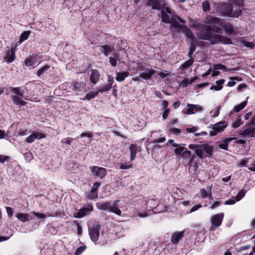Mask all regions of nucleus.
<instances>
[{
    "label": "nucleus",
    "mask_w": 255,
    "mask_h": 255,
    "mask_svg": "<svg viewBox=\"0 0 255 255\" xmlns=\"http://www.w3.org/2000/svg\"><path fill=\"white\" fill-rule=\"evenodd\" d=\"M221 30V28L218 26L202 24L201 26L200 32L198 34V37L200 39L210 41L212 44H231L232 40L230 38L213 33V32L219 33Z\"/></svg>",
    "instance_id": "f257e3e1"
},
{
    "label": "nucleus",
    "mask_w": 255,
    "mask_h": 255,
    "mask_svg": "<svg viewBox=\"0 0 255 255\" xmlns=\"http://www.w3.org/2000/svg\"><path fill=\"white\" fill-rule=\"evenodd\" d=\"M216 9L218 12L225 16L235 17L238 16L239 15L241 14V11L240 10L237 15L235 14L233 15V6L230 3L223 2L222 3H219L216 6Z\"/></svg>",
    "instance_id": "f03ea898"
},
{
    "label": "nucleus",
    "mask_w": 255,
    "mask_h": 255,
    "mask_svg": "<svg viewBox=\"0 0 255 255\" xmlns=\"http://www.w3.org/2000/svg\"><path fill=\"white\" fill-rule=\"evenodd\" d=\"M247 128L241 130L239 134L248 137H255V118H253L252 121L246 124Z\"/></svg>",
    "instance_id": "7ed1b4c3"
},
{
    "label": "nucleus",
    "mask_w": 255,
    "mask_h": 255,
    "mask_svg": "<svg viewBox=\"0 0 255 255\" xmlns=\"http://www.w3.org/2000/svg\"><path fill=\"white\" fill-rule=\"evenodd\" d=\"M200 148L196 151V155L200 158L204 156H210L214 151V146L208 144H200Z\"/></svg>",
    "instance_id": "20e7f679"
},
{
    "label": "nucleus",
    "mask_w": 255,
    "mask_h": 255,
    "mask_svg": "<svg viewBox=\"0 0 255 255\" xmlns=\"http://www.w3.org/2000/svg\"><path fill=\"white\" fill-rule=\"evenodd\" d=\"M224 214L223 213L216 214L212 217L211 219V225L209 230L214 231L215 229L220 227L222 223Z\"/></svg>",
    "instance_id": "39448f33"
},
{
    "label": "nucleus",
    "mask_w": 255,
    "mask_h": 255,
    "mask_svg": "<svg viewBox=\"0 0 255 255\" xmlns=\"http://www.w3.org/2000/svg\"><path fill=\"white\" fill-rule=\"evenodd\" d=\"M92 174L94 177H98L100 179L104 178L107 174V169L105 168L94 166L90 167Z\"/></svg>",
    "instance_id": "423d86ee"
},
{
    "label": "nucleus",
    "mask_w": 255,
    "mask_h": 255,
    "mask_svg": "<svg viewBox=\"0 0 255 255\" xmlns=\"http://www.w3.org/2000/svg\"><path fill=\"white\" fill-rule=\"evenodd\" d=\"M93 210V206L91 204L85 205L83 208L75 214L74 217L77 218H82L86 216L88 213Z\"/></svg>",
    "instance_id": "0eeeda50"
},
{
    "label": "nucleus",
    "mask_w": 255,
    "mask_h": 255,
    "mask_svg": "<svg viewBox=\"0 0 255 255\" xmlns=\"http://www.w3.org/2000/svg\"><path fill=\"white\" fill-rule=\"evenodd\" d=\"M101 229L100 224L96 225L89 230V235L93 242H96L99 237V233Z\"/></svg>",
    "instance_id": "6e6552de"
},
{
    "label": "nucleus",
    "mask_w": 255,
    "mask_h": 255,
    "mask_svg": "<svg viewBox=\"0 0 255 255\" xmlns=\"http://www.w3.org/2000/svg\"><path fill=\"white\" fill-rule=\"evenodd\" d=\"M3 59H5L8 63L12 62L15 59V51L13 49L10 48L6 50L4 54Z\"/></svg>",
    "instance_id": "1a4fd4ad"
},
{
    "label": "nucleus",
    "mask_w": 255,
    "mask_h": 255,
    "mask_svg": "<svg viewBox=\"0 0 255 255\" xmlns=\"http://www.w3.org/2000/svg\"><path fill=\"white\" fill-rule=\"evenodd\" d=\"M39 57L36 55H32L26 57L24 63L27 67L34 66L38 61Z\"/></svg>",
    "instance_id": "9d476101"
},
{
    "label": "nucleus",
    "mask_w": 255,
    "mask_h": 255,
    "mask_svg": "<svg viewBox=\"0 0 255 255\" xmlns=\"http://www.w3.org/2000/svg\"><path fill=\"white\" fill-rule=\"evenodd\" d=\"M187 107L188 109H187L186 112L185 113L186 114H193L196 112H200L203 110L202 107L198 105L188 104L187 105Z\"/></svg>",
    "instance_id": "9b49d317"
},
{
    "label": "nucleus",
    "mask_w": 255,
    "mask_h": 255,
    "mask_svg": "<svg viewBox=\"0 0 255 255\" xmlns=\"http://www.w3.org/2000/svg\"><path fill=\"white\" fill-rule=\"evenodd\" d=\"M174 27L183 29V31L187 38L191 39L192 40L195 39L194 38V34L187 26L181 24H178L177 25H175Z\"/></svg>",
    "instance_id": "f8f14e48"
},
{
    "label": "nucleus",
    "mask_w": 255,
    "mask_h": 255,
    "mask_svg": "<svg viewBox=\"0 0 255 255\" xmlns=\"http://www.w3.org/2000/svg\"><path fill=\"white\" fill-rule=\"evenodd\" d=\"M227 126V122L226 121H221L213 125L212 129L216 132H220L223 131Z\"/></svg>",
    "instance_id": "ddd939ff"
},
{
    "label": "nucleus",
    "mask_w": 255,
    "mask_h": 255,
    "mask_svg": "<svg viewBox=\"0 0 255 255\" xmlns=\"http://www.w3.org/2000/svg\"><path fill=\"white\" fill-rule=\"evenodd\" d=\"M184 231L174 232L171 237V242L173 244H177L180 240L184 237Z\"/></svg>",
    "instance_id": "4468645a"
},
{
    "label": "nucleus",
    "mask_w": 255,
    "mask_h": 255,
    "mask_svg": "<svg viewBox=\"0 0 255 255\" xmlns=\"http://www.w3.org/2000/svg\"><path fill=\"white\" fill-rule=\"evenodd\" d=\"M100 74L99 71L96 69L91 70L90 80L91 83L96 84L99 80Z\"/></svg>",
    "instance_id": "2eb2a0df"
},
{
    "label": "nucleus",
    "mask_w": 255,
    "mask_h": 255,
    "mask_svg": "<svg viewBox=\"0 0 255 255\" xmlns=\"http://www.w3.org/2000/svg\"><path fill=\"white\" fill-rule=\"evenodd\" d=\"M221 26L223 27L225 32L229 35H231L235 33L234 26L230 22L222 23Z\"/></svg>",
    "instance_id": "dca6fc26"
},
{
    "label": "nucleus",
    "mask_w": 255,
    "mask_h": 255,
    "mask_svg": "<svg viewBox=\"0 0 255 255\" xmlns=\"http://www.w3.org/2000/svg\"><path fill=\"white\" fill-rule=\"evenodd\" d=\"M146 72H142L140 74L139 77L145 80H147L155 73V71L153 69H146Z\"/></svg>",
    "instance_id": "f3484780"
},
{
    "label": "nucleus",
    "mask_w": 255,
    "mask_h": 255,
    "mask_svg": "<svg viewBox=\"0 0 255 255\" xmlns=\"http://www.w3.org/2000/svg\"><path fill=\"white\" fill-rule=\"evenodd\" d=\"M147 3L153 9L159 10L161 8V1L158 0H148Z\"/></svg>",
    "instance_id": "a211bd4d"
},
{
    "label": "nucleus",
    "mask_w": 255,
    "mask_h": 255,
    "mask_svg": "<svg viewBox=\"0 0 255 255\" xmlns=\"http://www.w3.org/2000/svg\"><path fill=\"white\" fill-rule=\"evenodd\" d=\"M220 21V18L211 16H207L204 20L205 23L212 24H219Z\"/></svg>",
    "instance_id": "6ab92c4d"
},
{
    "label": "nucleus",
    "mask_w": 255,
    "mask_h": 255,
    "mask_svg": "<svg viewBox=\"0 0 255 255\" xmlns=\"http://www.w3.org/2000/svg\"><path fill=\"white\" fill-rule=\"evenodd\" d=\"M100 47L102 49L101 50V52H103L105 56H108L113 50V46L109 45H105Z\"/></svg>",
    "instance_id": "aec40b11"
},
{
    "label": "nucleus",
    "mask_w": 255,
    "mask_h": 255,
    "mask_svg": "<svg viewBox=\"0 0 255 255\" xmlns=\"http://www.w3.org/2000/svg\"><path fill=\"white\" fill-rule=\"evenodd\" d=\"M129 75L128 72H117L116 80L118 82L123 81Z\"/></svg>",
    "instance_id": "412c9836"
},
{
    "label": "nucleus",
    "mask_w": 255,
    "mask_h": 255,
    "mask_svg": "<svg viewBox=\"0 0 255 255\" xmlns=\"http://www.w3.org/2000/svg\"><path fill=\"white\" fill-rule=\"evenodd\" d=\"M111 206V203L110 202H106L104 203H97L96 204L97 207L102 210H108L109 211L110 208Z\"/></svg>",
    "instance_id": "4be33fe9"
},
{
    "label": "nucleus",
    "mask_w": 255,
    "mask_h": 255,
    "mask_svg": "<svg viewBox=\"0 0 255 255\" xmlns=\"http://www.w3.org/2000/svg\"><path fill=\"white\" fill-rule=\"evenodd\" d=\"M16 217L23 222L28 221L31 219L30 216L26 213H19L17 214Z\"/></svg>",
    "instance_id": "5701e85b"
},
{
    "label": "nucleus",
    "mask_w": 255,
    "mask_h": 255,
    "mask_svg": "<svg viewBox=\"0 0 255 255\" xmlns=\"http://www.w3.org/2000/svg\"><path fill=\"white\" fill-rule=\"evenodd\" d=\"M12 101L14 103V104L17 105H20V106H25L26 104V102L21 100V99L20 97H18L17 96H13L12 97Z\"/></svg>",
    "instance_id": "b1692460"
},
{
    "label": "nucleus",
    "mask_w": 255,
    "mask_h": 255,
    "mask_svg": "<svg viewBox=\"0 0 255 255\" xmlns=\"http://www.w3.org/2000/svg\"><path fill=\"white\" fill-rule=\"evenodd\" d=\"M84 86L85 84L83 82H75L72 85L73 90L77 92L81 91Z\"/></svg>",
    "instance_id": "393cba45"
},
{
    "label": "nucleus",
    "mask_w": 255,
    "mask_h": 255,
    "mask_svg": "<svg viewBox=\"0 0 255 255\" xmlns=\"http://www.w3.org/2000/svg\"><path fill=\"white\" fill-rule=\"evenodd\" d=\"M161 20L165 23H172V18L170 19L168 15L164 10L161 11Z\"/></svg>",
    "instance_id": "a878e982"
},
{
    "label": "nucleus",
    "mask_w": 255,
    "mask_h": 255,
    "mask_svg": "<svg viewBox=\"0 0 255 255\" xmlns=\"http://www.w3.org/2000/svg\"><path fill=\"white\" fill-rule=\"evenodd\" d=\"M247 104V101H244L242 102L241 104L237 105L234 107V111L236 113L240 112L246 106Z\"/></svg>",
    "instance_id": "bb28decb"
},
{
    "label": "nucleus",
    "mask_w": 255,
    "mask_h": 255,
    "mask_svg": "<svg viewBox=\"0 0 255 255\" xmlns=\"http://www.w3.org/2000/svg\"><path fill=\"white\" fill-rule=\"evenodd\" d=\"M194 62V60L193 58L187 60L183 64H182L181 66V68L182 70H184L188 69Z\"/></svg>",
    "instance_id": "cd10ccee"
},
{
    "label": "nucleus",
    "mask_w": 255,
    "mask_h": 255,
    "mask_svg": "<svg viewBox=\"0 0 255 255\" xmlns=\"http://www.w3.org/2000/svg\"><path fill=\"white\" fill-rule=\"evenodd\" d=\"M30 33V31H25L23 32L20 35V38L19 40L20 43H21L23 41L26 40L28 38Z\"/></svg>",
    "instance_id": "c85d7f7f"
},
{
    "label": "nucleus",
    "mask_w": 255,
    "mask_h": 255,
    "mask_svg": "<svg viewBox=\"0 0 255 255\" xmlns=\"http://www.w3.org/2000/svg\"><path fill=\"white\" fill-rule=\"evenodd\" d=\"M99 93V92H98V91L91 92L86 95V96H85L84 99H86L87 100H90L94 98V97H96L98 95Z\"/></svg>",
    "instance_id": "c756f323"
},
{
    "label": "nucleus",
    "mask_w": 255,
    "mask_h": 255,
    "mask_svg": "<svg viewBox=\"0 0 255 255\" xmlns=\"http://www.w3.org/2000/svg\"><path fill=\"white\" fill-rule=\"evenodd\" d=\"M50 66L48 65H46L38 70L37 72V75L38 77H40L46 71L50 68Z\"/></svg>",
    "instance_id": "7c9ffc66"
},
{
    "label": "nucleus",
    "mask_w": 255,
    "mask_h": 255,
    "mask_svg": "<svg viewBox=\"0 0 255 255\" xmlns=\"http://www.w3.org/2000/svg\"><path fill=\"white\" fill-rule=\"evenodd\" d=\"M176 19H177L178 20H179L180 22H181V23H185V21L184 20H183V19H182L180 17H179V16L177 15H175L174 16H173L172 17V25L174 26L175 25H178L179 24L178 23L176 22L175 21L176 20Z\"/></svg>",
    "instance_id": "2f4dec72"
},
{
    "label": "nucleus",
    "mask_w": 255,
    "mask_h": 255,
    "mask_svg": "<svg viewBox=\"0 0 255 255\" xmlns=\"http://www.w3.org/2000/svg\"><path fill=\"white\" fill-rule=\"evenodd\" d=\"M228 1L232 5L234 4L236 5L243 6L244 3V0H228Z\"/></svg>",
    "instance_id": "473e14b6"
},
{
    "label": "nucleus",
    "mask_w": 255,
    "mask_h": 255,
    "mask_svg": "<svg viewBox=\"0 0 255 255\" xmlns=\"http://www.w3.org/2000/svg\"><path fill=\"white\" fill-rule=\"evenodd\" d=\"M98 198V193L92 192L91 190L90 192L86 196V198L90 200H94Z\"/></svg>",
    "instance_id": "72a5a7b5"
},
{
    "label": "nucleus",
    "mask_w": 255,
    "mask_h": 255,
    "mask_svg": "<svg viewBox=\"0 0 255 255\" xmlns=\"http://www.w3.org/2000/svg\"><path fill=\"white\" fill-rule=\"evenodd\" d=\"M242 124L241 122V119L240 117L238 118L236 120H235L232 124V127L234 128H236L239 127Z\"/></svg>",
    "instance_id": "f704fd0d"
},
{
    "label": "nucleus",
    "mask_w": 255,
    "mask_h": 255,
    "mask_svg": "<svg viewBox=\"0 0 255 255\" xmlns=\"http://www.w3.org/2000/svg\"><path fill=\"white\" fill-rule=\"evenodd\" d=\"M191 152L188 150L187 148H185L183 152L181 154V156L183 158L189 159L191 157Z\"/></svg>",
    "instance_id": "c9c22d12"
},
{
    "label": "nucleus",
    "mask_w": 255,
    "mask_h": 255,
    "mask_svg": "<svg viewBox=\"0 0 255 255\" xmlns=\"http://www.w3.org/2000/svg\"><path fill=\"white\" fill-rule=\"evenodd\" d=\"M220 107H218L214 108L210 112L211 116L214 118L218 117L220 113Z\"/></svg>",
    "instance_id": "e433bc0d"
},
{
    "label": "nucleus",
    "mask_w": 255,
    "mask_h": 255,
    "mask_svg": "<svg viewBox=\"0 0 255 255\" xmlns=\"http://www.w3.org/2000/svg\"><path fill=\"white\" fill-rule=\"evenodd\" d=\"M109 211L113 212L118 215H121V211L118 207H113L111 205Z\"/></svg>",
    "instance_id": "4c0bfd02"
},
{
    "label": "nucleus",
    "mask_w": 255,
    "mask_h": 255,
    "mask_svg": "<svg viewBox=\"0 0 255 255\" xmlns=\"http://www.w3.org/2000/svg\"><path fill=\"white\" fill-rule=\"evenodd\" d=\"M202 5L203 10L204 11L207 12L208 11H209V10L210 9V3L208 0L204 1L202 2Z\"/></svg>",
    "instance_id": "58836bf2"
},
{
    "label": "nucleus",
    "mask_w": 255,
    "mask_h": 255,
    "mask_svg": "<svg viewBox=\"0 0 255 255\" xmlns=\"http://www.w3.org/2000/svg\"><path fill=\"white\" fill-rule=\"evenodd\" d=\"M214 69L216 70H223L226 71H230L224 65L222 64H217L214 65Z\"/></svg>",
    "instance_id": "ea45409f"
},
{
    "label": "nucleus",
    "mask_w": 255,
    "mask_h": 255,
    "mask_svg": "<svg viewBox=\"0 0 255 255\" xmlns=\"http://www.w3.org/2000/svg\"><path fill=\"white\" fill-rule=\"evenodd\" d=\"M115 55V57H110V63L113 66H116L117 65V58H118V56L117 54H114Z\"/></svg>",
    "instance_id": "a19ab883"
},
{
    "label": "nucleus",
    "mask_w": 255,
    "mask_h": 255,
    "mask_svg": "<svg viewBox=\"0 0 255 255\" xmlns=\"http://www.w3.org/2000/svg\"><path fill=\"white\" fill-rule=\"evenodd\" d=\"M245 191L243 190H240L235 197V199L237 201H240L243 197H244L245 195Z\"/></svg>",
    "instance_id": "79ce46f5"
},
{
    "label": "nucleus",
    "mask_w": 255,
    "mask_h": 255,
    "mask_svg": "<svg viewBox=\"0 0 255 255\" xmlns=\"http://www.w3.org/2000/svg\"><path fill=\"white\" fill-rule=\"evenodd\" d=\"M185 148L183 146H179V147H178L177 148H176L175 149H174V153L176 154V155H180V156L181 155V154H182V153L183 152L184 150H185Z\"/></svg>",
    "instance_id": "37998d69"
},
{
    "label": "nucleus",
    "mask_w": 255,
    "mask_h": 255,
    "mask_svg": "<svg viewBox=\"0 0 255 255\" xmlns=\"http://www.w3.org/2000/svg\"><path fill=\"white\" fill-rule=\"evenodd\" d=\"M197 39H193L190 43V47L189 50L194 53L196 48Z\"/></svg>",
    "instance_id": "c03bdc74"
},
{
    "label": "nucleus",
    "mask_w": 255,
    "mask_h": 255,
    "mask_svg": "<svg viewBox=\"0 0 255 255\" xmlns=\"http://www.w3.org/2000/svg\"><path fill=\"white\" fill-rule=\"evenodd\" d=\"M112 87H111V85H109V84L105 85L101 87L98 92H99V93H103L104 92L108 91L112 88Z\"/></svg>",
    "instance_id": "a18cd8bd"
},
{
    "label": "nucleus",
    "mask_w": 255,
    "mask_h": 255,
    "mask_svg": "<svg viewBox=\"0 0 255 255\" xmlns=\"http://www.w3.org/2000/svg\"><path fill=\"white\" fill-rule=\"evenodd\" d=\"M12 93H14L18 95L20 97H23V93L20 92V89L18 87L12 88L11 91Z\"/></svg>",
    "instance_id": "49530a36"
},
{
    "label": "nucleus",
    "mask_w": 255,
    "mask_h": 255,
    "mask_svg": "<svg viewBox=\"0 0 255 255\" xmlns=\"http://www.w3.org/2000/svg\"><path fill=\"white\" fill-rule=\"evenodd\" d=\"M218 145L220 148L224 149L225 150H227L228 149V144L224 140L221 142H219Z\"/></svg>",
    "instance_id": "de8ad7c7"
},
{
    "label": "nucleus",
    "mask_w": 255,
    "mask_h": 255,
    "mask_svg": "<svg viewBox=\"0 0 255 255\" xmlns=\"http://www.w3.org/2000/svg\"><path fill=\"white\" fill-rule=\"evenodd\" d=\"M101 184V183L98 182H96L94 184V185L91 189V191H92V192L98 193V188L100 186Z\"/></svg>",
    "instance_id": "09e8293b"
},
{
    "label": "nucleus",
    "mask_w": 255,
    "mask_h": 255,
    "mask_svg": "<svg viewBox=\"0 0 255 255\" xmlns=\"http://www.w3.org/2000/svg\"><path fill=\"white\" fill-rule=\"evenodd\" d=\"M32 134L34 136L35 139H41V138H44L45 137V135L43 133H40V132H34Z\"/></svg>",
    "instance_id": "8fccbe9b"
},
{
    "label": "nucleus",
    "mask_w": 255,
    "mask_h": 255,
    "mask_svg": "<svg viewBox=\"0 0 255 255\" xmlns=\"http://www.w3.org/2000/svg\"><path fill=\"white\" fill-rule=\"evenodd\" d=\"M129 150L130 153H137V147L134 144H131L129 146Z\"/></svg>",
    "instance_id": "3c124183"
},
{
    "label": "nucleus",
    "mask_w": 255,
    "mask_h": 255,
    "mask_svg": "<svg viewBox=\"0 0 255 255\" xmlns=\"http://www.w3.org/2000/svg\"><path fill=\"white\" fill-rule=\"evenodd\" d=\"M132 166V164L127 165L123 163H121L120 164V169H128L131 168Z\"/></svg>",
    "instance_id": "603ef678"
},
{
    "label": "nucleus",
    "mask_w": 255,
    "mask_h": 255,
    "mask_svg": "<svg viewBox=\"0 0 255 255\" xmlns=\"http://www.w3.org/2000/svg\"><path fill=\"white\" fill-rule=\"evenodd\" d=\"M200 144H191L189 145V148L191 149H195V153L196 154V151L200 148Z\"/></svg>",
    "instance_id": "864d4df0"
},
{
    "label": "nucleus",
    "mask_w": 255,
    "mask_h": 255,
    "mask_svg": "<svg viewBox=\"0 0 255 255\" xmlns=\"http://www.w3.org/2000/svg\"><path fill=\"white\" fill-rule=\"evenodd\" d=\"M85 247L84 246H81L78 248L75 252V255H80L85 250Z\"/></svg>",
    "instance_id": "5fc2aeb1"
},
{
    "label": "nucleus",
    "mask_w": 255,
    "mask_h": 255,
    "mask_svg": "<svg viewBox=\"0 0 255 255\" xmlns=\"http://www.w3.org/2000/svg\"><path fill=\"white\" fill-rule=\"evenodd\" d=\"M10 157L8 156L0 155V162L3 163L4 161H8Z\"/></svg>",
    "instance_id": "6e6d98bb"
},
{
    "label": "nucleus",
    "mask_w": 255,
    "mask_h": 255,
    "mask_svg": "<svg viewBox=\"0 0 255 255\" xmlns=\"http://www.w3.org/2000/svg\"><path fill=\"white\" fill-rule=\"evenodd\" d=\"M35 139L33 134L29 135L25 139V141L27 143H32L34 141Z\"/></svg>",
    "instance_id": "4d7b16f0"
},
{
    "label": "nucleus",
    "mask_w": 255,
    "mask_h": 255,
    "mask_svg": "<svg viewBox=\"0 0 255 255\" xmlns=\"http://www.w3.org/2000/svg\"><path fill=\"white\" fill-rule=\"evenodd\" d=\"M200 194L203 198H206L208 197L207 191L204 188H202L200 190Z\"/></svg>",
    "instance_id": "13d9d810"
},
{
    "label": "nucleus",
    "mask_w": 255,
    "mask_h": 255,
    "mask_svg": "<svg viewBox=\"0 0 255 255\" xmlns=\"http://www.w3.org/2000/svg\"><path fill=\"white\" fill-rule=\"evenodd\" d=\"M170 132L171 133H173V134H179L181 132V130L179 128H171L170 130Z\"/></svg>",
    "instance_id": "bf43d9fd"
},
{
    "label": "nucleus",
    "mask_w": 255,
    "mask_h": 255,
    "mask_svg": "<svg viewBox=\"0 0 255 255\" xmlns=\"http://www.w3.org/2000/svg\"><path fill=\"white\" fill-rule=\"evenodd\" d=\"M236 201H237L235 199V197H233L232 199H230L228 200H227L225 202V205H233L235 203Z\"/></svg>",
    "instance_id": "052dcab7"
},
{
    "label": "nucleus",
    "mask_w": 255,
    "mask_h": 255,
    "mask_svg": "<svg viewBox=\"0 0 255 255\" xmlns=\"http://www.w3.org/2000/svg\"><path fill=\"white\" fill-rule=\"evenodd\" d=\"M33 214L38 218H45L46 216L43 213H37L35 212H33Z\"/></svg>",
    "instance_id": "680f3d73"
},
{
    "label": "nucleus",
    "mask_w": 255,
    "mask_h": 255,
    "mask_svg": "<svg viewBox=\"0 0 255 255\" xmlns=\"http://www.w3.org/2000/svg\"><path fill=\"white\" fill-rule=\"evenodd\" d=\"M170 112V109H166L164 110L162 114V118L164 120H165L167 118L168 114Z\"/></svg>",
    "instance_id": "e2e57ef3"
},
{
    "label": "nucleus",
    "mask_w": 255,
    "mask_h": 255,
    "mask_svg": "<svg viewBox=\"0 0 255 255\" xmlns=\"http://www.w3.org/2000/svg\"><path fill=\"white\" fill-rule=\"evenodd\" d=\"M198 129V128L197 127H193L192 128H187L186 129V130L188 132H195V131H196Z\"/></svg>",
    "instance_id": "0e129e2a"
},
{
    "label": "nucleus",
    "mask_w": 255,
    "mask_h": 255,
    "mask_svg": "<svg viewBox=\"0 0 255 255\" xmlns=\"http://www.w3.org/2000/svg\"><path fill=\"white\" fill-rule=\"evenodd\" d=\"M5 209H6V212L7 213L8 216L9 217H12L13 215V212H12V208L9 207H6Z\"/></svg>",
    "instance_id": "69168bd1"
},
{
    "label": "nucleus",
    "mask_w": 255,
    "mask_h": 255,
    "mask_svg": "<svg viewBox=\"0 0 255 255\" xmlns=\"http://www.w3.org/2000/svg\"><path fill=\"white\" fill-rule=\"evenodd\" d=\"M248 162V159L247 158H244V159H243L242 160H241L240 163H239V166H246L247 163Z\"/></svg>",
    "instance_id": "338daca9"
},
{
    "label": "nucleus",
    "mask_w": 255,
    "mask_h": 255,
    "mask_svg": "<svg viewBox=\"0 0 255 255\" xmlns=\"http://www.w3.org/2000/svg\"><path fill=\"white\" fill-rule=\"evenodd\" d=\"M189 84L188 80L184 79L181 83V86L183 87H186Z\"/></svg>",
    "instance_id": "774afa93"
}]
</instances>
